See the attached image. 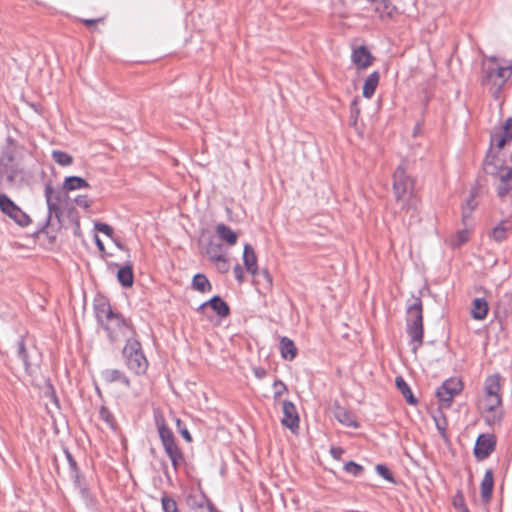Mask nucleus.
Instances as JSON below:
<instances>
[{"mask_svg":"<svg viewBox=\"0 0 512 512\" xmlns=\"http://www.w3.org/2000/svg\"><path fill=\"white\" fill-rule=\"evenodd\" d=\"M95 229L102 233V234H105L107 236H111L112 232H113V229L106 223H96L95 224Z\"/></svg>","mask_w":512,"mask_h":512,"instance_id":"a18cd8bd","label":"nucleus"},{"mask_svg":"<svg viewBox=\"0 0 512 512\" xmlns=\"http://www.w3.org/2000/svg\"><path fill=\"white\" fill-rule=\"evenodd\" d=\"M8 217L22 227L28 226L31 222L30 217L24 211H22L19 206H17L14 212L9 214Z\"/></svg>","mask_w":512,"mask_h":512,"instance_id":"7c9ffc66","label":"nucleus"},{"mask_svg":"<svg viewBox=\"0 0 512 512\" xmlns=\"http://www.w3.org/2000/svg\"><path fill=\"white\" fill-rule=\"evenodd\" d=\"M463 207H468V208H470V207H473V208H474V207H475V204H474V196H473V195H471V196L467 199V201H466V203H465V205H464Z\"/></svg>","mask_w":512,"mask_h":512,"instance_id":"6e6d98bb","label":"nucleus"},{"mask_svg":"<svg viewBox=\"0 0 512 512\" xmlns=\"http://www.w3.org/2000/svg\"><path fill=\"white\" fill-rule=\"evenodd\" d=\"M161 504L164 512H178L176 501L168 496H163Z\"/></svg>","mask_w":512,"mask_h":512,"instance_id":"c9c22d12","label":"nucleus"},{"mask_svg":"<svg viewBox=\"0 0 512 512\" xmlns=\"http://www.w3.org/2000/svg\"><path fill=\"white\" fill-rule=\"evenodd\" d=\"M469 239V231L468 229H463L458 231L451 239H450V245L454 248L460 247L464 243H466Z\"/></svg>","mask_w":512,"mask_h":512,"instance_id":"72a5a7b5","label":"nucleus"},{"mask_svg":"<svg viewBox=\"0 0 512 512\" xmlns=\"http://www.w3.org/2000/svg\"><path fill=\"white\" fill-rule=\"evenodd\" d=\"M75 202L80 207L88 208L90 206V200L85 195L76 197Z\"/></svg>","mask_w":512,"mask_h":512,"instance_id":"de8ad7c7","label":"nucleus"},{"mask_svg":"<svg viewBox=\"0 0 512 512\" xmlns=\"http://www.w3.org/2000/svg\"><path fill=\"white\" fill-rule=\"evenodd\" d=\"M89 187V183L84 178L79 176L66 177L63 182V189L65 191H75Z\"/></svg>","mask_w":512,"mask_h":512,"instance_id":"412c9836","label":"nucleus"},{"mask_svg":"<svg viewBox=\"0 0 512 512\" xmlns=\"http://www.w3.org/2000/svg\"><path fill=\"white\" fill-rule=\"evenodd\" d=\"M254 277L257 278L259 282L262 279L266 288H270L272 286V276L267 270L259 271L257 269V275Z\"/></svg>","mask_w":512,"mask_h":512,"instance_id":"58836bf2","label":"nucleus"},{"mask_svg":"<svg viewBox=\"0 0 512 512\" xmlns=\"http://www.w3.org/2000/svg\"><path fill=\"white\" fill-rule=\"evenodd\" d=\"M500 388V376L498 374L489 376L484 384L485 397H501L499 394Z\"/></svg>","mask_w":512,"mask_h":512,"instance_id":"a211bd4d","label":"nucleus"},{"mask_svg":"<svg viewBox=\"0 0 512 512\" xmlns=\"http://www.w3.org/2000/svg\"><path fill=\"white\" fill-rule=\"evenodd\" d=\"M484 171L498 180L497 193L500 197H504L510 192L512 189V168L498 163L491 150L485 158Z\"/></svg>","mask_w":512,"mask_h":512,"instance_id":"7ed1b4c3","label":"nucleus"},{"mask_svg":"<svg viewBox=\"0 0 512 512\" xmlns=\"http://www.w3.org/2000/svg\"><path fill=\"white\" fill-rule=\"evenodd\" d=\"M220 273H227L229 270L227 255L222 256L219 260L212 261Z\"/></svg>","mask_w":512,"mask_h":512,"instance_id":"ea45409f","label":"nucleus"},{"mask_svg":"<svg viewBox=\"0 0 512 512\" xmlns=\"http://www.w3.org/2000/svg\"><path fill=\"white\" fill-rule=\"evenodd\" d=\"M395 384H396L397 389L400 391V393L403 395V397L406 399V401L409 404L415 405L417 403V400L413 396V393H412L409 385L406 383V381L401 376H398L396 378Z\"/></svg>","mask_w":512,"mask_h":512,"instance_id":"a878e982","label":"nucleus"},{"mask_svg":"<svg viewBox=\"0 0 512 512\" xmlns=\"http://www.w3.org/2000/svg\"><path fill=\"white\" fill-rule=\"evenodd\" d=\"M215 232L218 238L228 246H234L238 241V234L224 223L217 224Z\"/></svg>","mask_w":512,"mask_h":512,"instance_id":"ddd939ff","label":"nucleus"},{"mask_svg":"<svg viewBox=\"0 0 512 512\" xmlns=\"http://www.w3.org/2000/svg\"><path fill=\"white\" fill-rule=\"evenodd\" d=\"M344 470L353 476H359L363 471V467L353 461H350L344 465Z\"/></svg>","mask_w":512,"mask_h":512,"instance_id":"4c0bfd02","label":"nucleus"},{"mask_svg":"<svg viewBox=\"0 0 512 512\" xmlns=\"http://www.w3.org/2000/svg\"><path fill=\"white\" fill-rule=\"evenodd\" d=\"M487 59L493 63H496L498 61V58L496 56H490Z\"/></svg>","mask_w":512,"mask_h":512,"instance_id":"052dcab7","label":"nucleus"},{"mask_svg":"<svg viewBox=\"0 0 512 512\" xmlns=\"http://www.w3.org/2000/svg\"><path fill=\"white\" fill-rule=\"evenodd\" d=\"M501 134L508 138L510 141L512 140V117L505 121L503 132Z\"/></svg>","mask_w":512,"mask_h":512,"instance_id":"c03bdc74","label":"nucleus"},{"mask_svg":"<svg viewBox=\"0 0 512 512\" xmlns=\"http://www.w3.org/2000/svg\"><path fill=\"white\" fill-rule=\"evenodd\" d=\"M463 389L462 381L456 377L446 380L436 391L438 399L442 405L449 407L453 398Z\"/></svg>","mask_w":512,"mask_h":512,"instance_id":"6e6552de","label":"nucleus"},{"mask_svg":"<svg viewBox=\"0 0 512 512\" xmlns=\"http://www.w3.org/2000/svg\"><path fill=\"white\" fill-rule=\"evenodd\" d=\"M283 418L281 423L291 431L299 427V415L295 405L291 401H284L282 404Z\"/></svg>","mask_w":512,"mask_h":512,"instance_id":"9b49d317","label":"nucleus"},{"mask_svg":"<svg viewBox=\"0 0 512 512\" xmlns=\"http://www.w3.org/2000/svg\"><path fill=\"white\" fill-rule=\"evenodd\" d=\"M510 68H505L504 66H500L498 68H488L486 70V78L491 80L494 76L500 78L502 82L499 85L501 89L505 83L510 79Z\"/></svg>","mask_w":512,"mask_h":512,"instance_id":"b1692460","label":"nucleus"},{"mask_svg":"<svg viewBox=\"0 0 512 512\" xmlns=\"http://www.w3.org/2000/svg\"><path fill=\"white\" fill-rule=\"evenodd\" d=\"M99 414L102 420H104L110 426H113V415L106 407L102 406L99 411Z\"/></svg>","mask_w":512,"mask_h":512,"instance_id":"37998d69","label":"nucleus"},{"mask_svg":"<svg viewBox=\"0 0 512 512\" xmlns=\"http://www.w3.org/2000/svg\"><path fill=\"white\" fill-rule=\"evenodd\" d=\"M359 112L360 111L357 105V101L355 100L351 104V116L355 118L354 123L356 122V117L358 116Z\"/></svg>","mask_w":512,"mask_h":512,"instance_id":"3c124183","label":"nucleus"},{"mask_svg":"<svg viewBox=\"0 0 512 512\" xmlns=\"http://www.w3.org/2000/svg\"><path fill=\"white\" fill-rule=\"evenodd\" d=\"M510 159H511V162H512V153H511V157H510Z\"/></svg>","mask_w":512,"mask_h":512,"instance_id":"774afa93","label":"nucleus"},{"mask_svg":"<svg viewBox=\"0 0 512 512\" xmlns=\"http://www.w3.org/2000/svg\"><path fill=\"white\" fill-rule=\"evenodd\" d=\"M66 456H67V459H68V462H69V465L70 467L73 469V470H76V462L74 461L72 455L70 453H66Z\"/></svg>","mask_w":512,"mask_h":512,"instance_id":"5fc2aeb1","label":"nucleus"},{"mask_svg":"<svg viewBox=\"0 0 512 512\" xmlns=\"http://www.w3.org/2000/svg\"><path fill=\"white\" fill-rule=\"evenodd\" d=\"M255 374H256L257 377L261 378L263 376V374H264V371L263 370H257L255 372Z\"/></svg>","mask_w":512,"mask_h":512,"instance_id":"680f3d73","label":"nucleus"},{"mask_svg":"<svg viewBox=\"0 0 512 512\" xmlns=\"http://www.w3.org/2000/svg\"><path fill=\"white\" fill-rule=\"evenodd\" d=\"M52 158L57 164L61 166H68L71 165L73 162V158L71 155L60 150L53 151Z\"/></svg>","mask_w":512,"mask_h":512,"instance_id":"473e14b6","label":"nucleus"},{"mask_svg":"<svg viewBox=\"0 0 512 512\" xmlns=\"http://www.w3.org/2000/svg\"><path fill=\"white\" fill-rule=\"evenodd\" d=\"M507 229V222L502 221L492 230V238L497 242L503 241L506 238Z\"/></svg>","mask_w":512,"mask_h":512,"instance_id":"f704fd0d","label":"nucleus"},{"mask_svg":"<svg viewBox=\"0 0 512 512\" xmlns=\"http://www.w3.org/2000/svg\"><path fill=\"white\" fill-rule=\"evenodd\" d=\"M96 316L112 340L128 337L133 333L126 320L119 314L114 313L107 304H102L96 308Z\"/></svg>","mask_w":512,"mask_h":512,"instance_id":"f03ea898","label":"nucleus"},{"mask_svg":"<svg viewBox=\"0 0 512 512\" xmlns=\"http://www.w3.org/2000/svg\"><path fill=\"white\" fill-rule=\"evenodd\" d=\"M181 423V421L179 419H177V425L179 426Z\"/></svg>","mask_w":512,"mask_h":512,"instance_id":"338daca9","label":"nucleus"},{"mask_svg":"<svg viewBox=\"0 0 512 512\" xmlns=\"http://www.w3.org/2000/svg\"><path fill=\"white\" fill-rule=\"evenodd\" d=\"M407 333L413 344V352L423 342V312L422 301L420 298H414L413 303L407 307Z\"/></svg>","mask_w":512,"mask_h":512,"instance_id":"20e7f679","label":"nucleus"},{"mask_svg":"<svg viewBox=\"0 0 512 512\" xmlns=\"http://www.w3.org/2000/svg\"><path fill=\"white\" fill-rule=\"evenodd\" d=\"M156 424L162 445L175 441L173 432L165 425L163 420H156Z\"/></svg>","mask_w":512,"mask_h":512,"instance_id":"c756f323","label":"nucleus"},{"mask_svg":"<svg viewBox=\"0 0 512 512\" xmlns=\"http://www.w3.org/2000/svg\"><path fill=\"white\" fill-rule=\"evenodd\" d=\"M16 207L17 205L6 194L0 193V210L3 214L8 216Z\"/></svg>","mask_w":512,"mask_h":512,"instance_id":"2f4dec72","label":"nucleus"},{"mask_svg":"<svg viewBox=\"0 0 512 512\" xmlns=\"http://www.w3.org/2000/svg\"><path fill=\"white\" fill-rule=\"evenodd\" d=\"M193 289L199 292H209L212 290V285L204 274H196L192 280Z\"/></svg>","mask_w":512,"mask_h":512,"instance_id":"c85d7f7f","label":"nucleus"},{"mask_svg":"<svg viewBox=\"0 0 512 512\" xmlns=\"http://www.w3.org/2000/svg\"><path fill=\"white\" fill-rule=\"evenodd\" d=\"M494 486L493 472L492 470H486L484 477L481 482V497L485 502L490 501L492 496V490Z\"/></svg>","mask_w":512,"mask_h":512,"instance_id":"aec40b11","label":"nucleus"},{"mask_svg":"<svg viewBox=\"0 0 512 512\" xmlns=\"http://www.w3.org/2000/svg\"><path fill=\"white\" fill-rule=\"evenodd\" d=\"M164 451L169 457L175 470L184 463V457L176 442L163 444Z\"/></svg>","mask_w":512,"mask_h":512,"instance_id":"2eb2a0df","label":"nucleus"},{"mask_svg":"<svg viewBox=\"0 0 512 512\" xmlns=\"http://www.w3.org/2000/svg\"><path fill=\"white\" fill-rule=\"evenodd\" d=\"M180 432H181L182 437H183L186 441H188V442H190V441H191V435H190V433H189V431H188L187 429H183V430H181Z\"/></svg>","mask_w":512,"mask_h":512,"instance_id":"4d7b16f0","label":"nucleus"},{"mask_svg":"<svg viewBox=\"0 0 512 512\" xmlns=\"http://www.w3.org/2000/svg\"><path fill=\"white\" fill-rule=\"evenodd\" d=\"M373 56L365 46L352 48L351 61L357 69H366L373 63Z\"/></svg>","mask_w":512,"mask_h":512,"instance_id":"f8f14e48","label":"nucleus"},{"mask_svg":"<svg viewBox=\"0 0 512 512\" xmlns=\"http://www.w3.org/2000/svg\"><path fill=\"white\" fill-rule=\"evenodd\" d=\"M123 357L127 367L136 374H142L147 370L148 361L143 354L141 344L136 339H127L123 348Z\"/></svg>","mask_w":512,"mask_h":512,"instance_id":"39448f33","label":"nucleus"},{"mask_svg":"<svg viewBox=\"0 0 512 512\" xmlns=\"http://www.w3.org/2000/svg\"><path fill=\"white\" fill-rule=\"evenodd\" d=\"M18 356L24 362V364L27 365V355L23 340L18 342Z\"/></svg>","mask_w":512,"mask_h":512,"instance_id":"49530a36","label":"nucleus"},{"mask_svg":"<svg viewBox=\"0 0 512 512\" xmlns=\"http://www.w3.org/2000/svg\"><path fill=\"white\" fill-rule=\"evenodd\" d=\"M206 306H210L212 310L220 317H226L230 312L227 303L223 301L219 296H214L210 300L201 304L198 308V311H201Z\"/></svg>","mask_w":512,"mask_h":512,"instance_id":"4468645a","label":"nucleus"},{"mask_svg":"<svg viewBox=\"0 0 512 512\" xmlns=\"http://www.w3.org/2000/svg\"><path fill=\"white\" fill-rule=\"evenodd\" d=\"M243 263L246 270L252 275H257V257L250 244H245L243 250Z\"/></svg>","mask_w":512,"mask_h":512,"instance_id":"dca6fc26","label":"nucleus"},{"mask_svg":"<svg viewBox=\"0 0 512 512\" xmlns=\"http://www.w3.org/2000/svg\"><path fill=\"white\" fill-rule=\"evenodd\" d=\"M101 378L106 383L120 382L126 387L130 386L128 377L118 369H105L101 372Z\"/></svg>","mask_w":512,"mask_h":512,"instance_id":"f3484780","label":"nucleus"},{"mask_svg":"<svg viewBox=\"0 0 512 512\" xmlns=\"http://www.w3.org/2000/svg\"><path fill=\"white\" fill-rule=\"evenodd\" d=\"M501 397H485L480 402V409L484 413L486 422L489 425H495L502 418Z\"/></svg>","mask_w":512,"mask_h":512,"instance_id":"0eeeda50","label":"nucleus"},{"mask_svg":"<svg viewBox=\"0 0 512 512\" xmlns=\"http://www.w3.org/2000/svg\"><path fill=\"white\" fill-rule=\"evenodd\" d=\"M234 276L238 282H242L244 278L243 269L241 266L236 265L233 269Z\"/></svg>","mask_w":512,"mask_h":512,"instance_id":"8fccbe9b","label":"nucleus"},{"mask_svg":"<svg viewBox=\"0 0 512 512\" xmlns=\"http://www.w3.org/2000/svg\"><path fill=\"white\" fill-rule=\"evenodd\" d=\"M330 452L333 458L338 459L343 453V450L341 448H332Z\"/></svg>","mask_w":512,"mask_h":512,"instance_id":"864d4df0","label":"nucleus"},{"mask_svg":"<svg viewBox=\"0 0 512 512\" xmlns=\"http://www.w3.org/2000/svg\"><path fill=\"white\" fill-rule=\"evenodd\" d=\"M462 512H469L467 508H463Z\"/></svg>","mask_w":512,"mask_h":512,"instance_id":"e2e57ef3","label":"nucleus"},{"mask_svg":"<svg viewBox=\"0 0 512 512\" xmlns=\"http://www.w3.org/2000/svg\"><path fill=\"white\" fill-rule=\"evenodd\" d=\"M407 163L402 162L393 174V191L397 202L403 209L416 210L418 199L413 193L414 181L407 174Z\"/></svg>","mask_w":512,"mask_h":512,"instance_id":"f257e3e1","label":"nucleus"},{"mask_svg":"<svg viewBox=\"0 0 512 512\" xmlns=\"http://www.w3.org/2000/svg\"><path fill=\"white\" fill-rule=\"evenodd\" d=\"M508 141L510 140L501 133H493L491 135V148L495 146L498 149H502Z\"/></svg>","mask_w":512,"mask_h":512,"instance_id":"e433bc0d","label":"nucleus"},{"mask_svg":"<svg viewBox=\"0 0 512 512\" xmlns=\"http://www.w3.org/2000/svg\"><path fill=\"white\" fill-rule=\"evenodd\" d=\"M437 428L440 430L442 428V425L437 424Z\"/></svg>","mask_w":512,"mask_h":512,"instance_id":"0e129e2a","label":"nucleus"},{"mask_svg":"<svg viewBox=\"0 0 512 512\" xmlns=\"http://www.w3.org/2000/svg\"><path fill=\"white\" fill-rule=\"evenodd\" d=\"M22 172L19 162L9 153L0 156V185H12Z\"/></svg>","mask_w":512,"mask_h":512,"instance_id":"423d86ee","label":"nucleus"},{"mask_svg":"<svg viewBox=\"0 0 512 512\" xmlns=\"http://www.w3.org/2000/svg\"><path fill=\"white\" fill-rule=\"evenodd\" d=\"M505 68H510V77L512 76V61H509L507 65L504 66Z\"/></svg>","mask_w":512,"mask_h":512,"instance_id":"bf43d9fd","label":"nucleus"},{"mask_svg":"<svg viewBox=\"0 0 512 512\" xmlns=\"http://www.w3.org/2000/svg\"><path fill=\"white\" fill-rule=\"evenodd\" d=\"M379 83V73L373 72L371 73L365 80L363 85V96L365 98H371L375 93V90Z\"/></svg>","mask_w":512,"mask_h":512,"instance_id":"393cba45","label":"nucleus"},{"mask_svg":"<svg viewBox=\"0 0 512 512\" xmlns=\"http://www.w3.org/2000/svg\"><path fill=\"white\" fill-rule=\"evenodd\" d=\"M437 428L440 430L442 428V425L437 424Z\"/></svg>","mask_w":512,"mask_h":512,"instance_id":"69168bd1","label":"nucleus"},{"mask_svg":"<svg viewBox=\"0 0 512 512\" xmlns=\"http://www.w3.org/2000/svg\"><path fill=\"white\" fill-rule=\"evenodd\" d=\"M473 211V207H462V221L465 226H467V220L470 218Z\"/></svg>","mask_w":512,"mask_h":512,"instance_id":"09e8293b","label":"nucleus"},{"mask_svg":"<svg viewBox=\"0 0 512 512\" xmlns=\"http://www.w3.org/2000/svg\"><path fill=\"white\" fill-rule=\"evenodd\" d=\"M496 439L491 434H481L476 440L474 455L478 460L487 458L494 450Z\"/></svg>","mask_w":512,"mask_h":512,"instance_id":"9d476101","label":"nucleus"},{"mask_svg":"<svg viewBox=\"0 0 512 512\" xmlns=\"http://www.w3.org/2000/svg\"><path fill=\"white\" fill-rule=\"evenodd\" d=\"M334 416L344 426L358 428V423L353 418L351 413L345 408L337 406L334 411Z\"/></svg>","mask_w":512,"mask_h":512,"instance_id":"4be33fe9","label":"nucleus"},{"mask_svg":"<svg viewBox=\"0 0 512 512\" xmlns=\"http://www.w3.org/2000/svg\"><path fill=\"white\" fill-rule=\"evenodd\" d=\"M376 472L381 476L383 477L384 479L390 481V482H394V479H393V476H392V473L389 471V469L385 466V465H382V464H378L376 466Z\"/></svg>","mask_w":512,"mask_h":512,"instance_id":"79ce46f5","label":"nucleus"},{"mask_svg":"<svg viewBox=\"0 0 512 512\" xmlns=\"http://www.w3.org/2000/svg\"><path fill=\"white\" fill-rule=\"evenodd\" d=\"M102 20H103L102 18L85 19V20H83V22H84V24L86 25L87 28H92L95 23L100 22Z\"/></svg>","mask_w":512,"mask_h":512,"instance_id":"603ef678","label":"nucleus"},{"mask_svg":"<svg viewBox=\"0 0 512 512\" xmlns=\"http://www.w3.org/2000/svg\"><path fill=\"white\" fill-rule=\"evenodd\" d=\"M274 399L278 400L287 390L286 385L281 380H275L273 383Z\"/></svg>","mask_w":512,"mask_h":512,"instance_id":"a19ab883","label":"nucleus"},{"mask_svg":"<svg viewBox=\"0 0 512 512\" xmlns=\"http://www.w3.org/2000/svg\"><path fill=\"white\" fill-rule=\"evenodd\" d=\"M488 303L483 298H475L472 303L471 316L475 320H484L488 314Z\"/></svg>","mask_w":512,"mask_h":512,"instance_id":"6ab92c4d","label":"nucleus"},{"mask_svg":"<svg viewBox=\"0 0 512 512\" xmlns=\"http://www.w3.org/2000/svg\"><path fill=\"white\" fill-rule=\"evenodd\" d=\"M96 243H97V246L99 247L100 250L104 249V246H103L102 242L99 240L98 237H96Z\"/></svg>","mask_w":512,"mask_h":512,"instance_id":"13d9d810","label":"nucleus"},{"mask_svg":"<svg viewBox=\"0 0 512 512\" xmlns=\"http://www.w3.org/2000/svg\"><path fill=\"white\" fill-rule=\"evenodd\" d=\"M117 279L123 287H131L134 280L132 267L130 265H125L119 268L117 272Z\"/></svg>","mask_w":512,"mask_h":512,"instance_id":"bb28decb","label":"nucleus"},{"mask_svg":"<svg viewBox=\"0 0 512 512\" xmlns=\"http://www.w3.org/2000/svg\"><path fill=\"white\" fill-rule=\"evenodd\" d=\"M45 198L48 207V219L49 221L55 217L58 221L62 214L61 203L63 201V193L59 190L54 189L50 185L45 186Z\"/></svg>","mask_w":512,"mask_h":512,"instance_id":"1a4fd4ad","label":"nucleus"},{"mask_svg":"<svg viewBox=\"0 0 512 512\" xmlns=\"http://www.w3.org/2000/svg\"><path fill=\"white\" fill-rule=\"evenodd\" d=\"M280 352L282 358L291 361L297 354V349L291 339L288 337H282L280 340Z\"/></svg>","mask_w":512,"mask_h":512,"instance_id":"5701e85b","label":"nucleus"},{"mask_svg":"<svg viewBox=\"0 0 512 512\" xmlns=\"http://www.w3.org/2000/svg\"><path fill=\"white\" fill-rule=\"evenodd\" d=\"M205 253H206L207 257L209 258V260L211 262L219 260V258H221L222 256L226 255V253L224 252L222 244L216 243V242H213V241H210L207 244L206 249H205Z\"/></svg>","mask_w":512,"mask_h":512,"instance_id":"cd10ccee","label":"nucleus"}]
</instances>
